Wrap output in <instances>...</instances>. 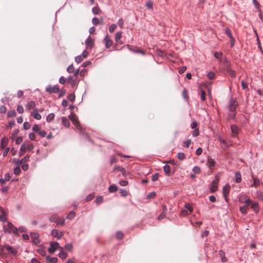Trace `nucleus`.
Instances as JSON below:
<instances>
[{"label": "nucleus", "instance_id": "nucleus-1", "mask_svg": "<svg viewBox=\"0 0 263 263\" xmlns=\"http://www.w3.org/2000/svg\"><path fill=\"white\" fill-rule=\"evenodd\" d=\"M68 118L72 122L73 125L76 126V128L80 132L81 134L84 135L90 142H92L88 135L83 131L82 127L79 123L76 115L74 114H70L68 116Z\"/></svg>", "mask_w": 263, "mask_h": 263}, {"label": "nucleus", "instance_id": "nucleus-2", "mask_svg": "<svg viewBox=\"0 0 263 263\" xmlns=\"http://www.w3.org/2000/svg\"><path fill=\"white\" fill-rule=\"evenodd\" d=\"M239 105V104L236 100V99H233V98H231L229 100L228 104L227 106V108L230 112H235L236 111V109Z\"/></svg>", "mask_w": 263, "mask_h": 263}, {"label": "nucleus", "instance_id": "nucleus-3", "mask_svg": "<svg viewBox=\"0 0 263 263\" xmlns=\"http://www.w3.org/2000/svg\"><path fill=\"white\" fill-rule=\"evenodd\" d=\"M7 225L9 229L6 228V226L3 227L4 231L6 233L11 234V231L15 235H18V229L14 227V225L10 222H7Z\"/></svg>", "mask_w": 263, "mask_h": 263}, {"label": "nucleus", "instance_id": "nucleus-4", "mask_svg": "<svg viewBox=\"0 0 263 263\" xmlns=\"http://www.w3.org/2000/svg\"><path fill=\"white\" fill-rule=\"evenodd\" d=\"M230 129L232 134V137L235 138H238V136L241 130L236 124H231L230 125Z\"/></svg>", "mask_w": 263, "mask_h": 263}, {"label": "nucleus", "instance_id": "nucleus-5", "mask_svg": "<svg viewBox=\"0 0 263 263\" xmlns=\"http://www.w3.org/2000/svg\"><path fill=\"white\" fill-rule=\"evenodd\" d=\"M218 179L213 180L211 183L209 184V190L211 193H214L217 191Z\"/></svg>", "mask_w": 263, "mask_h": 263}, {"label": "nucleus", "instance_id": "nucleus-6", "mask_svg": "<svg viewBox=\"0 0 263 263\" xmlns=\"http://www.w3.org/2000/svg\"><path fill=\"white\" fill-rule=\"evenodd\" d=\"M30 235L33 240L31 241L32 244L37 245L40 243L39 234L37 232H30Z\"/></svg>", "mask_w": 263, "mask_h": 263}, {"label": "nucleus", "instance_id": "nucleus-7", "mask_svg": "<svg viewBox=\"0 0 263 263\" xmlns=\"http://www.w3.org/2000/svg\"><path fill=\"white\" fill-rule=\"evenodd\" d=\"M46 91L51 94L52 93H58L60 91V88L58 84L54 85L53 87L49 85L46 88Z\"/></svg>", "mask_w": 263, "mask_h": 263}, {"label": "nucleus", "instance_id": "nucleus-8", "mask_svg": "<svg viewBox=\"0 0 263 263\" xmlns=\"http://www.w3.org/2000/svg\"><path fill=\"white\" fill-rule=\"evenodd\" d=\"M59 246V243L58 242H51L50 247L48 249V252L50 254L54 253Z\"/></svg>", "mask_w": 263, "mask_h": 263}, {"label": "nucleus", "instance_id": "nucleus-9", "mask_svg": "<svg viewBox=\"0 0 263 263\" xmlns=\"http://www.w3.org/2000/svg\"><path fill=\"white\" fill-rule=\"evenodd\" d=\"M51 235L57 238L58 239H60L62 238L63 233L62 231H58L57 229H53L51 232Z\"/></svg>", "mask_w": 263, "mask_h": 263}, {"label": "nucleus", "instance_id": "nucleus-10", "mask_svg": "<svg viewBox=\"0 0 263 263\" xmlns=\"http://www.w3.org/2000/svg\"><path fill=\"white\" fill-rule=\"evenodd\" d=\"M38 112L39 109L37 108H35L31 112V116H32L35 119L39 120L41 119L42 116Z\"/></svg>", "mask_w": 263, "mask_h": 263}, {"label": "nucleus", "instance_id": "nucleus-11", "mask_svg": "<svg viewBox=\"0 0 263 263\" xmlns=\"http://www.w3.org/2000/svg\"><path fill=\"white\" fill-rule=\"evenodd\" d=\"M3 248H6L8 252H11L13 255H16L17 253V250L9 245H4Z\"/></svg>", "mask_w": 263, "mask_h": 263}, {"label": "nucleus", "instance_id": "nucleus-12", "mask_svg": "<svg viewBox=\"0 0 263 263\" xmlns=\"http://www.w3.org/2000/svg\"><path fill=\"white\" fill-rule=\"evenodd\" d=\"M104 41L105 42V47L106 48H109L112 45L113 42L107 34L104 37Z\"/></svg>", "mask_w": 263, "mask_h": 263}, {"label": "nucleus", "instance_id": "nucleus-13", "mask_svg": "<svg viewBox=\"0 0 263 263\" xmlns=\"http://www.w3.org/2000/svg\"><path fill=\"white\" fill-rule=\"evenodd\" d=\"M114 170H116V171H119L120 172H121L122 175L123 176H127V175H129V172H127L126 171L124 168H123V167L122 166H116L115 167H114Z\"/></svg>", "mask_w": 263, "mask_h": 263}, {"label": "nucleus", "instance_id": "nucleus-14", "mask_svg": "<svg viewBox=\"0 0 263 263\" xmlns=\"http://www.w3.org/2000/svg\"><path fill=\"white\" fill-rule=\"evenodd\" d=\"M252 178L253 179V183L251 185V187H257L259 186L261 183L258 178L254 177L253 175L252 176Z\"/></svg>", "mask_w": 263, "mask_h": 263}, {"label": "nucleus", "instance_id": "nucleus-15", "mask_svg": "<svg viewBox=\"0 0 263 263\" xmlns=\"http://www.w3.org/2000/svg\"><path fill=\"white\" fill-rule=\"evenodd\" d=\"M251 209L256 214H258L259 211L258 203L257 202H252Z\"/></svg>", "mask_w": 263, "mask_h": 263}, {"label": "nucleus", "instance_id": "nucleus-16", "mask_svg": "<svg viewBox=\"0 0 263 263\" xmlns=\"http://www.w3.org/2000/svg\"><path fill=\"white\" fill-rule=\"evenodd\" d=\"M67 81H68V83H69L71 85V86L72 88L75 87L77 84V80L74 79L73 78L72 76H69L67 78Z\"/></svg>", "mask_w": 263, "mask_h": 263}, {"label": "nucleus", "instance_id": "nucleus-17", "mask_svg": "<svg viewBox=\"0 0 263 263\" xmlns=\"http://www.w3.org/2000/svg\"><path fill=\"white\" fill-rule=\"evenodd\" d=\"M215 161L213 159L210 158L207 161L206 165L209 168L212 169L215 166Z\"/></svg>", "mask_w": 263, "mask_h": 263}, {"label": "nucleus", "instance_id": "nucleus-18", "mask_svg": "<svg viewBox=\"0 0 263 263\" xmlns=\"http://www.w3.org/2000/svg\"><path fill=\"white\" fill-rule=\"evenodd\" d=\"M35 106H36V104H35V101H30L27 103V104L26 105V108L27 110H29L31 109V108H34Z\"/></svg>", "mask_w": 263, "mask_h": 263}, {"label": "nucleus", "instance_id": "nucleus-19", "mask_svg": "<svg viewBox=\"0 0 263 263\" xmlns=\"http://www.w3.org/2000/svg\"><path fill=\"white\" fill-rule=\"evenodd\" d=\"M163 170L165 174L167 176H171L172 174L170 170V166L168 164H165L163 166Z\"/></svg>", "mask_w": 263, "mask_h": 263}, {"label": "nucleus", "instance_id": "nucleus-20", "mask_svg": "<svg viewBox=\"0 0 263 263\" xmlns=\"http://www.w3.org/2000/svg\"><path fill=\"white\" fill-rule=\"evenodd\" d=\"M9 140L8 138L4 137L1 140V147L2 148H5L6 146L8 144Z\"/></svg>", "mask_w": 263, "mask_h": 263}, {"label": "nucleus", "instance_id": "nucleus-21", "mask_svg": "<svg viewBox=\"0 0 263 263\" xmlns=\"http://www.w3.org/2000/svg\"><path fill=\"white\" fill-rule=\"evenodd\" d=\"M62 124L66 127H69L70 126V122L69 120L65 117L62 118Z\"/></svg>", "mask_w": 263, "mask_h": 263}, {"label": "nucleus", "instance_id": "nucleus-22", "mask_svg": "<svg viewBox=\"0 0 263 263\" xmlns=\"http://www.w3.org/2000/svg\"><path fill=\"white\" fill-rule=\"evenodd\" d=\"M235 182L240 183L241 181V175L239 172H237L235 174Z\"/></svg>", "mask_w": 263, "mask_h": 263}, {"label": "nucleus", "instance_id": "nucleus-23", "mask_svg": "<svg viewBox=\"0 0 263 263\" xmlns=\"http://www.w3.org/2000/svg\"><path fill=\"white\" fill-rule=\"evenodd\" d=\"M108 190L110 193H115L118 190V187L116 184H113L108 187Z\"/></svg>", "mask_w": 263, "mask_h": 263}, {"label": "nucleus", "instance_id": "nucleus-24", "mask_svg": "<svg viewBox=\"0 0 263 263\" xmlns=\"http://www.w3.org/2000/svg\"><path fill=\"white\" fill-rule=\"evenodd\" d=\"M85 43L86 45L90 46V47H92L94 45V43L90 39V36L87 37L85 41Z\"/></svg>", "mask_w": 263, "mask_h": 263}, {"label": "nucleus", "instance_id": "nucleus-25", "mask_svg": "<svg viewBox=\"0 0 263 263\" xmlns=\"http://www.w3.org/2000/svg\"><path fill=\"white\" fill-rule=\"evenodd\" d=\"M236 111L235 112H231V113L228 114V118L229 120H236Z\"/></svg>", "mask_w": 263, "mask_h": 263}, {"label": "nucleus", "instance_id": "nucleus-26", "mask_svg": "<svg viewBox=\"0 0 263 263\" xmlns=\"http://www.w3.org/2000/svg\"><path fill=\"white\" fill-rule=\"evenodd\" d=\"M219 254L220 255L221 261L222 262H225L227 261V258L225 256L224 252L222 250L219 251Z\"/></svg>", "mask_w": 263, "mask_h": 263}, {"label": "nucleus", "instance_id": "nucleus-27", "mask_svg": "<svg viewBox=\"0 0 263 263\" xmlns=\"http://www.w3.org/2000/svg\"><path fill=\"white\" fill-rule=\"evenodd\" d=\"M256 197L260 201H263V192L260 191H257L256 193Z\"/></svg>", "mask_w": 263, "mask_h": 263}, {"label": "nucleus", "instance_id": "nucleus-28", "mask_svg": "<svg viewBox=\"0 0 263 263\" xmlns=\"http://www.w3.org/2000/svg\"><path fill=\"white\" fill-rule=\"evenodd\" d=\"M59 256L60 258L64 260L67 257V254L63 250H61L59 254Z\"/></svg>", "mask_w": 263, "mask_h": 263}, {"label": "nucleus", "instance_id": "nucleus-29", "mask_svg": "<svg viewBox=\"0 0 263 263\" xmlns=\"http://www.w3.org/2000/svg\"><path fill=\"white\" fill-rule=\"evenodd\" d=\"M58 218H59V217L58 215H51L49 217V220L50 222H55L57 223L58 222Z\"/></svg>", "mask_w": 263, "mask_h": 263}, {"label": "nucleus", "instance_id": "nucleus-30", "mask_svg": "<svg viewBox=\"0 0 263 263\" xmlns=\"http://www.w3.org/2000/svg\"><path fill=\"white\" fill-rule=\"evenodd\" d=\"M29 158H30V156L28 155H27V156H25L24 157H23L21 160H18L17 163H23L27 162L29 160Z\"/></svg>", "mask_w": 263, "mask_h": 263}, {"label": "nucleus", "instance_id": "nucleus-31", "mask_svg": "<svg viewBox=\"0 0 263 263\" xmlns=\"http://www.w3.org/2000/svg\"><path fill=\"white\" fill-rule=\"evenodd\" d=\"M55 115L53 113L49 114L46 117V121L47 122H50L53 120L54 118Z\"/></svg>", "mask_w": 263, "mask_h": 263}, {"label": "nucleus", "instance_id": "nucleus-32", "mask_svg": "<svg viewBox=\"0 0 263 263\" xmlns=\"http://www.w3.org/2000/svg\"><path fill=\"white\" fill-rule=\"evenodd\" d=\"M116 237L117 239L121 240L124 237V234L121 231H118L116 232Z\"/></svg>", "mask_w": 263, "mask_h": 263}, {"label": "nucleus", "instance_id": "nucleus-33", "mask_svg": "<svg viewBox=\"0 0 263 263\" xmlns=\"http://www.w3.org/2000/svg\"><path fill=\"white\" fill-rule=\"evenodd\" d=\"M16 115V113L15 110L12 109L9 110L7 113V117L8 118L14 117Z\"/></svg>", "mask_w": 263, "mask_h": 263}, {"label": "nucleus", "instance_id": "nucleus-34", "mask_svg": "<svg viewBox=\"0 0 263 263\" xmlns=\"http://www.w3.org/2000/svg\"><path fill=\"white\" fill-rule=\"evenodd\" d=\"M122 37V32L121 31L116 32L115 35V40L116 42H119Z\"/></svg>", "mask_w": 263, "mask_h": 263}, {"label": "nucleus", "instance_id": "nucleus-35", "mask_svg": "<svg viewBox=\"0 0 263 263\" xmlns=\"http://www.w3.org/2000/svg\"><path fill=\"white\" fill-rule=\"evenodd\" d=\"M75 215H76V213L74 211H72L67 214L66 218L67 219H71L73 218L75 216Z\"/></svg>", "mask_w": 263, "mask_h": 263}, {"label": "nucleus", "instance_id": "nucleus-36", "mask_svg": "<svg viewBox=\"0 0 263 263\" xmlns=\"http://www.w3.org/2000/svg\"><path fill=\"white\" fill-rule=\"evenodd\" d=\"M100 11L101 9L98 6L94 7L92 9V12L95 15L98 14Z\"/></svg>", "mask_w": 263, "mask_h": 263}, {"label": "nucleus", "instance_id": "nucleus-37", "mask_svg": "<svg viewBox=\"0 0 263 263\" xmlns=\"http://www.w3.org/2000/svg\"><path fill=\"white\" fill-rule=\"evenodd\" d=\"M219 141L221 143L223 144L224 145V147L226 148H228L232 146V144H228L226 140L223 139H219Z\"/></svg>", "mask_w": 263, "mask_h": 263}, {"label": "nucleus", "instance_id": "nucleus-38", "mask_svg": "<svg viewBox=\"0 0 263 263\" xmlns=\"http://www.w3.org/2000/svg\"><path fill=\"white\" fill-rule=\"evenodd\" d=\"M37 252L42 256H45L46 255V252L43 248L37 249Z\"/></svg>", "mask_w": 263, "mask_h": 263}, {"label": "nucleus", "instance_id": "nucleus-39", "mask_svg": "<svg viewBox=\"0 0 263 263\" xmlns=\"http://www.w3.org/2000/svg\"><path fill=\"white\" fill-rule=\"evenodd\" d=\"M146 7L149 10L153 9V3L151 1H148L145 4Z\"/></svg>", "mask_w": 263, "mask_h": 263}, {"label": "nucleus", "instance_id": "nucleus-40", "mask_svg": "<svg viewBox=\"0 0 263 263\" xmlns=\"http://www.w3.org/2000/svg\"><path fill=\"white\" fill-rule=\"evenodd\" d=\"M225 33L227 35L230 39L231 37H233L232 34V32L229 28L227 27L225 28Z\"/></svg>", "mask_w": 263, "mask_h": 263}, {"label": "nucleus", "instance_id": "nucleus-41", "mask_svg": "<svg viewBox=\"0 0 263 263\" xmlns=\"http://www.w3.org/2000/svg\"><path fill=\"white\" fill-rule=\"evenodd\" d=\"M74 67H73L72 64L69 65L67 68V71L69 73H73V72H74Z\"/></svg>", "mask_w": 263, "mask_h": 263}, {"label": "nucleus", "instance_id": "nucleus-42", "mask_svg": "<svg viewBox=\"0 0 263 263\" xmlns=\"http://www.w3.org/2000/svg\"><path fill=\"white\" fill-rule=\"evenodd\" d=\"M192 171L195 173L199 174L201 173V168L198 166H195Z\"/></svg>", "mask_w": 263, "mask_h": 263}, {"label": "nucleus", "instance_id": "nucleus-43", "mask_svg": "<svg viewBox=\"0 0 263 263\" xmlns=\"http://www.w3.org/2000/svg\"><path fill=\"white\" fill-rule=\"evenodd\" d=\"M75 98H76V96H75V95L74 93H71L70 94H69L68 96V100L71 102H73L75 100Z\"/></svg>", "mask_w": 263, "mask_h": 263}, {"label": "nucleus", "instance_id": "nucleus-44", "mask_svg": "<svg viewBox=\"0 0 263 263\" xmlns=\"http://www.w3.org/2000/svg\"><path fill=\"white\" fill-rule=\"evenodd\" d=\"M156 53H157V54L160 57L163 58L164 57L165 52L164 51H163L162 50H160V49L157 50Z\"/></svg>", "mask_w": 263, "mask_h": 263}, {"label": "nucleus", "instance_id": "nucleus-45", "mask_svg": "<svg viewBox=\"0 0 263 263\" xmlns=\"http://www.w3.org/2000/svg\"><path fill=\"white\" fill-rule=\"evenodd\" d=\"M120 193L121 194V196L123 197H126L128 195V192L123 189H121L120 190Z\"/></svg>", "mask_w": 263, "mask_h": 263}, {"label": "nucleus", "instance_id": "nucleus-46", "mask_svg": "<svg viewBox=\"0 0 263 263\" xmlns=\"http://www.w3.org/2000/svg\"><path fill=\"white\" fill-rule=\"evenodd\" d=\"M199 135V129L198 128H196L194 129V130L192 133V136L193 137H196Z\"/></svg>", "mask_w": 263, "mask_h": 263}, {"label": "nucleus", "instance_id": "nucleus-47", "mask_svg": "<svg viewBox=\"0 0 263 263\" xmlns=\"http://www.w3.org/2000/svg\"><path fill=\"white\" fill-rule=\"evenodd\" d=\"M177 157L180 160H183L185 159V155L182 152L178 153Z\"/></svg>", "mask_w": 263, "mask_h": 263}, {"label": "nucleus", "instance_id": "nucleus-48", "mask_svg": "<svg viewBox=\"0 0 263 263\" xmlns=\"http://www.w3.org/2000/svg\"><path fill=\"white\" fill-rule=\"evenodd\" d=\"M116 28L117 25L115 24H112L109 27L108 30L109 32L112 33Z\"/></svg>", "mask_w": 263, "mask_h": 263}, {"label": "nucleus", "instance_id": "nucleus-49", "mask_svg": "<svg viewBox=\"0 0 263 263\" xmlns=\"http://www.w3.org/2000/svg\"><path fill=\"white\" fill-rule=\"evenodd\" d=\"M21 170L19 166H16L14 169V174L18 175L21 174Z\"/></svg>", "mask_w": 263, "mask_h": 263}, {"label": "nucleus", "instance_id": "nucleus-50", "mask_svg": "<svg viewBox=\"0 0 263 263\" xmlns=\"http://www.w3.org/2000/svg\"><path fill=\"white\" fill-rule=\"evenodd\" d=\"M222 54H223L222 52H219L216 51L214 53V55L216 59H217L218 60H220V59L222 57Z\"/></svg>", "mask_w": 263, "mask_h": 263}, {"label": "nucleus", "instance_id": "nucleus-51", "mask_svg": "<svg viewBox=\"0 0 263 263\" xmlns=\"http://www.w3.org/2000/svg\"><path fill=\"white\" fill-rule=\"evenodd\" d=\"M65 249L68 251H71L72 249V245L71 243H66L65 245Z\"/></svg>", "mask_w": 263, "mask_h": 263}, {"label": "nucleus", "instance_id": "nucleus-52", "mask_svg": "<svg viewBox=\"0 0 263 263\" xmlns=\"http://www.w3.org/2000/svg\"><path fill=\"white\" fill-rule=\"evenodd\" d=\"M247 205H243L242 206H240L239 208V211L242 214H246L247 213Z\"/></svg>", "mask_w": 263, "mask_h": 263}, {"label": "nucleus", "instance_id": "nucleus-53", "mask_svg": "<svg viewBox=\"0 0 263 263\" xmlns=\"http://www.w3.org/2000/svg\"><path fill=\"white\" fill-rule=\"evenodd\" d=\"M215 74L213 71H210L208 73V77L210 80H213L215 78Z\"/></svg>", "mask_w": 263, "mask_h": 263}, {"label": "nucleus", "instance_id": "nucleus-54", "mask_svg": "<svg viewBox=\"0 0 263 263\" xmlns=\"http://www.w3.org/2000/svg\"><path fill=\"white\" fill-rule=\"evenodd\" d=\"M92 23L95 26H97L100 24V20L97 17H93L92 19Z\"/></svg>", "mask_w": 263, "mask_h": 263}, {"label": "nucleus", "instance_id": "nucleus-55", "mask_svg": "<svg viewBox=\"0 0 263 263\" xmlns=\"http://www.w3.org/2000/svg\"><path fill=\"white\" fill-rule=\"evenodd\" d=\"M83 59V58H82V56L81 55H77L75 57V61L78 64L81 63Z\"/></svg>", "mask_w": 263, "mask_h": 263}, {"label": "nucleus", "instance_id": "nucleus-56", "mask_svg": "<svg viewBox=\"0 0 263 263\" xmlns=\"http://www.w3.org/2000/svg\"><path fill=\"white\" fill-rule=\"evenodd\" d=\"M198 124V122L195 120H194L191 123L190 126L192 129H195L197 128Z\"/></svg>", "mask_w": 263, "mask_h": 263}, {"label": "nucleus", "instance_id": "nucleus-57", "mask_svg": "<svg viewBox=\"0 0 263 263\" xmlns=\"http://www.w3.org/2000/svg\"><path fill=\"white\" fill-rule=\"evenodd\" d=\"M156 195V193L155 192H152L147 195V199H152L155 198Z\"/></svg>", "mask_w": 263, "mask_h": 263}, {"label": "nucleus", "instance_id": "nucleus-58", "mask_svg": "<svg viewBox=\"0 0 263 263\" xmlns=\"http://www.w3.org/2000/svg\"><path fill=\"white\" fill-rule=\"evenodd\" d=\"M186 70V67L185 66L180 67L178 69V72L179 74H182Z\"/></svg>", "mask_w": 263, "mask_h": 263}, {"label": "nucleus", "instance_id": "nucleus-59", "mask_svg": "<svg viewBox=\"0 0 263 263\" xmlns=\"http://www.w3.org/2000/svg\"><path fill=\"white\" fill-rule=\"evenodd\" d=\"M94 197H95V195L93 194H92V193L89 194L86 197V201H89L91 200Z\"/></svg>", "mask_w": 263, "mask_h": 263}, {"label": "nucleus", "instance_id": "nucleus-60", "mask_svg": "<svg viewBox=\"0 0 263 263\" xmlns=\"http://www.w3.org/2000/svg\"><path fill=\"white\" fill-rule=\"evenodd\" d=\"M184 207L186 208L187 211H189L190 213H192L193 212V209L189 203H185Z\"/></svg>", "mask_w": 263, "mask_h": 263}, {"label": "nucleus", "instance_id": "nucleus-61", "mask_svg": "<svg viewBox=\"0 0 263 263\" xmlns=\"http://www.w3.org/2000/svg\"><path fill=\"white\" fill-rule=\"evenodd\" d=\"M103 198L102 196H101L98 197L95 200V201H96V203H97V204L101 203L103 202Z\"/></svg>", "mask_w": 263, "mask_h": 263}, {"label": "nucleus", "instance_id": "nucleus-62", "mask_svg": "<svg viewBox=\"0 0 263 263\" xmlns=\"http://www.w3.org/2000/svg\"><path fill=\"white\" fill-rule=\"evenodd\" d=\"M159 176V174L158 173L153 175L152 176V180L153 181H155L157 180L158 179Z\"/></svg>", "mask_w": 263, "mask_h": 263}, {"label": "nucleus", "instance_id": "nucleus-63", "mask_svg": "<svg viewBox=\"0 0 263 263\" xmlns=\"http://www.w3.org/2000/svg\"><path fill=\"white\" fill-rule=\"evenodd\" d=\"M17 111L20 114H22L24 112V108L22 105H18L17 106Z\"/></svg>", "mask_w": 263, "mask_h": 263}, {"label": "nucleus", "instance_id": "nucleus-64", "mask_svg": "<svg viewBox=\"0 0 263 263\" xmlns=\"http://www.w3.org/2000/svg\"><path fill=\"white\" fill-rule=\"evenodd\" d=\"M33 132L38 133L40 130V126L38 124H35L32 128Z\"/></svg>", "mask_w": 263, "mask_h": 263}]
</instances>
